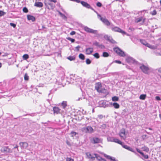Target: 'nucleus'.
Segmentation results:
<instances>
[{
    "instance_id": "f257e3e1",
    "label": "nucleus",
    "mask_w": 161,
    "mask_h": 161,
    "mask_svg": "<svg viewBox=\"0 0 161 161\" xmlns=\"http://www.w3.org/2000/svg\"><path fill=\"white\" fill-rule=\"evenodd\" d=\"M98 104L100 107L103 108H106L110 107V103L105 100H102L99 101Z\"/></svg>"
},
{
    "instance_id": "f03ea898",
    "label": "nucleus",
    "mask_w": 161,
    "mask_h": 161,
    "mask_svg": "<svg viewBox=\"0 0 161 161\" xmlns=\"http://www.w3.org/2000/svg\"><path fill=\"white\" fill-rule=\"evenodd\" d=\"M84 30L86 32L95 34H97V31L96 30H94L92 29L89 28L86 26H84L83 27Z\"/></svg>"
},
{
    "instance_id": "7ed1b4c3",
    "label": "nucleus",
    "mask_w": 161,
    "mask_h": 161,
    "mask_svg": "<svg viewBox=\"0 0 161 161\" xmlns=\"http://www.w3.org/2000/svg\"><path fill=\"white\" fill-rule=\"evenodd\" d=\"M114 50L117 53L121 56L124 57L125 56L124 52L122 51L118 47L114 48Z\"/></svg>"
},
{
    "instance_id": "20e7f679",
    "label": "nucleus",
    "mask_w": 161,
    "mask_h": 161,
    "mask_svg": "<svg viewBox=\"0 0 161 161\" xmlns=\"http://www.w3.org/2000/svg\"><path fill=\"white\" fill-rule=\"evenodd\" d=\"M111 29L114 31L120 32L123 34H126V33L124 31L118 27H112Z\"/></svg>"
},
{
    "instance_id": "39448f33",
    "label": "nucleus",
    "mask_w": 161,
    "mask_h": 161,
    "mask_svg": "<svg viewBox=\"0 0 161 161\" xmlns=\"http://www.w3.org/2000/svg\"><path fill=\"white\" fill-rule=\"evenodd\" d=\"M126 61L130 64H137V62L133 58L128 56L126 59Z\"/></svg>"
},
{
    "instance_id": "423d86ee",
    "label": "nucleus",
    "mask_w": 161,
    "mask_h": 161,
    "mask_svg": "<svg viewBox=\"0 0 161 161\" xmlns=\"http://www.w3.org/2000/svg\"><path fill=\"white\" fill-rule=\"evenodd\" d=\"M140 68L144 73L146 74L148 73L149 68L147 67L142 64L140 67Z\"/></svg>"
},
{
    "instance_id": "0eeeda50",
    "label": "nucleus",
    "mask_w": 161,
    "mask_h": 161,
    "mask_svg": "<svg viewBox=\"0 0 161 161\" xmlns=\"http://www.w3.org/2000/svg\"><path fill=\"white\" fill-rule=\"evenodd\" d=\"M1 151L4 153H9L12 152V151L8 147L4 146L2 147L1 149Z\"/></svg>"
},
{
    "instance_id": "6e6552de",
    "label": "nucleus",
    "mask_w": 161,
    "mask_h": 161,
    "mask_svg": "<svg viewBox=\"0 0 161 161\" xmlns=\"http://www.w3.org/2000/svg\"><path fill=\"white\" fill-rule=\"evenodd\" d=\"M84 131L86 132L92 133L93 132V129L91 126H88L86 128H83Z\"/></svg>"
},
{
    "instance_id": "1a4fd4ad",
    "label": "nucleus",
    "mask_w": 161,
    "mask_h": 161,
    "mask_svg": "<svg viewBox=\"0 0 161 161\" xmlns=\"http://www.w3.org/2000/svg\"><path fill=\"white\" fill-rule=\"evenodd\" d=\"M104 38L108 41H109L112 43L114 44L116 42L110 36H109L107 35H106L104 36Z\"/></svg>"
},
{
    "instance_id": "9d476101",
    "label": "nucleus",
    "mask_w": 161,
    "mask_h": 161,
    "mask_svg": "<svg viewBox=\"0 0 161 161\" xmlns=\"http://www.w3.org/2000/svg\"><path fill=\"white\" fill-rule=\"evenodd\" d=\"M121 146L125 148L134 153L136 154H137L134 151L133 149L131 147L128 146L126 145H125L124 143L123 142V144H122V145H121Z\"/></svg>"
},
{
    "instance_id": "9b49d317",
    "label": "nucleus",
    "mask_w": 161,
    "mask_h": 161,
    "mask_svg": "<svg viewBox=\"0 0 161 161\" xmlns=\"http://www.w3.org/2000/svg\"><path fill=\"white\" fill-rule=\"evenodd\" d=\"M99 19L102 21L104 24L106 25L107 26L110 25V23L108 19H106V18H104L102 17H101Z\"/></svg>"
},
{
    "instance_id": "f8f14e48",
    "label": "nucleus",
    "mask_w": 161,
    "mask_h": 161,
    "mask_svg": "<svg viewBox=\"0 0 161 161\" xmlns=\"http://www.w3.org/2000/svg\"><path fill=\"white\" fill-rule=\"evenodd\" d=\"M93 45L98 47L101 49H103L105 48V46L102 44H100L97 41L94 42L93 43Z\"/></svg>"
},
{
    "instance_id": "ddd939ff",
    "label": "nucleus",
    "mask_w": 161,
    "mask_h": 161,
    "mask_svg": "<svg viewBox=\"0 0 161 161\" xmlns=\"http://www.w3.org/2000/svg\"><path fill=\"white\" fill-rule=\"evenodd\" d=\"M19 144L22 149L26 148L28 147V144L26 142H20L19 143Z\"/></svg>"
},
{
    "instance_id": "4468645a",
    "label": "nucleus",
    "mask_w": 161,
    "mask_h": 161,
    "mask_svg": "<svg viewBox=\"0 0 161 161\" xmlns=\"http://www.w3.org/2000/svg\"><path fill=\"white\" fill-rule=\"evenodd\" d=\"M53 110L54 114H58L61 113V110L58 107H53Z\"/></svg>"
},
{
    "instance_id": "2eb2a0df",
    "label": "nucleus",
    "mask_w": 161,
    "mask_h": 161,
    "mask_svg": "<svg viewBox=\"0 0 161 161\" xmlns=\"http://www.w3.org/2000/svg\"><path fill=\"white\" fill-rule=\"evenodd\" d=\"M81 4L85 7L87 8H91V6L87 3L83 1H81L80 2Z\"/></svg>"
},
{
    "instance_id": "dca6fc26",
    "label": "nucleus",
    "mask_w": 161,
    "mask_h": 161,
    "mask_svg": "<svg viewBox=\"0 0 161 161\" xmlns=\"http://www.w3.org/2000/svg\"><path fill=\"white\" fill-rule=\"evenodd\" d=\"M92 142L94 143H97L101 142L100 139L97 137H93L92 139Z\"/></svg>"
},
{
    "instance_id": "f3484780",
    "label": "nucleus",
    "mask_w": 161,
    "mask_h": 161,
    "mask_svg": "<svg viewBox=\"0 0 161 161\" xmlns=\"http://www.w3.org/2000/svg\"><path fill=\"white\" fill-rule=\"evenodd\" d=\"M93 48L92 47H89L86 48V54L90 55L93 52Z\"/></svg>"
},
{
    "instance_id": "a211bd4d",
    "label": "nucleus",
    "mask_w": 161,
    "mask_h": 161,
    "mask_svg": "<svg viewBox=\"0 0 161 161\" xmlns=\"http://www.w3.org/2000/svg\"><path fill=\"white\" fill-rule=\"evenodd\" d=\"M110 105L113 106L116 109L119 108V104L117 103H110Z\"/></svg>"
},
{
    "instance_id": "6ab92c4d",
    "label": "nucleus",
    "mask_w": 161,
    "mask_h": 161,
    "mask_svg": "<svg viewBox=\"0 0 161 161\" xmlns=\"http://www.w3.org/2000/svg\"><path fill=\"white\" fill-rule=\"evenodd\" d=\"M27 19L28 20H31L32 22H34L36 20L35 18L32 15H27Z\"/></svg>"
},
{
    "instance_id": "aec40b11",
    "label": "nucleus",
    "mask_w": 161,
    "mask_h": 161,
    "mask_svg": "<svg viewBox=\"0 0 161 161\" xmlns=\"http://www.w3.org/2000/svg\"><path fill=\"white\" fill-rule=\"evenodd\" d=\"M34 6L37 7H42L43 6L42 3L41 2H36L34 4Z\"/></svg>"
},
{
    "instance_id": "412c9836",
    "label": "nucleus",
    "mask_w": 161,
    "mask_h": 161,
    "mask_svg": "<svg viewBox=\"0 0 161 161\" xmlns=\"http://www.w3.org/2000/svg\"><path fill=\"white\" fill-rule=\"evenodd\" d=\"M105 157L107 159H110L112 161H118L117 160H116L114 157H111V156L106 155H105Z\"/></svg>"
},
{
    "instance_id": "4be33fe9",
    "label": "nucleus",
    "mask_w": 161,
    "mask_h": 161,
    "mask_svg": "<svg viewBox=\"0 0 161 161\" xmlns=\"http://www.w3.org/2000/svg\"><path fill=\"white\" fill-rule=\"evenodd\" d=\"M58 14L64 20H67V17L64 14L62 13L60 11H58Z\"/></svg>"
},
{
    "instance_id": "5701e85b",
    "label": "nucleus",
    "mask_w": 161,
    "mask_h": 161,
    "mask_svg": "<svg viewBox=\"0 0 161 161\" xmlns=\"http://www.w3.org/2000/svg\"><path fill=\"white\" fill-rule=\"evenodd\" d=\"M113 142L115 143H117L119 144H120L121 145L122 144H123V142H121L118 139L114 138V140Z\"/></svg>"
},
{
    "instance_id": "b1692460",
    "label": "nucleus",
    "mask_w": 161,
    "mask_h": 161,
    "mask_svg": "<svg viewBox=\"0 0 161 161\" xmlns=\"http://www.w3.org/2000/svg\"><path fill=\"white\" fill-rule=\"evenodd\" d=\"M125 135V130L124 129L121 130L119 133V136L121 137H123Z\"/></svg>"
},
{
    "instance_id": "393cba45",
    "label": "nucleus",
    "mask_w": 161,
    "mask_h": 161,
    "mask_svg": "<svg viewBox=\"0 0 161 161\" xmlns=\"http://www.w3.org/2000/svg\"><path fill=\"white\" fill-rule=\"evenodd\" d=\"M146 96L145 94H141L139 97V98L141 100H144L146 99Z\"/></svg>"
},
{
    "instance_id": "a878e982",
    "label": "nucleus",
    "mask_w": 161,
    "mask_h": 161,
    "mask_svg": "<svg viewBox=\"0 0 161 161\" xmlns=\"http://www.w3.org/2000/svg\"><path fill=\"white\" fill-rule=\"evenodd\" d=\"M142 17H140L136 18L135 19V22L136 23H138L142 21Z\"/></svg>"
},
{
    "instance_id": "bb28decb",
    "label": "nucleus",
    "mask_w": 161,
    "mask_h": 161,
    "mask_svg": "<svg viewBox=\"0 0 161 161\" xmlns=\"http://www.w3.org/2000/svg\"><path fill=\"white\" fill-rule=\"evenodd\" d=\"M94 155L95 156L96 158L98 160L100 161H101L102 158L101 157L99 156L98 154L96 153L94 154Z\"/></svg>"
},
{
    "instance_id": "cd10ccee",
    "label": "nucleus",
    "mask_w": 161,
    "mask_h": 161,
    "mask_svg": "<svg viewBox=\"0 0 161 161\" xmlns=\"http://www.w3.org/2000/svg\"><path fill=\"white\" fill-rule=\"evenodd\" d=\"M109 56V54L107 52H103V53L102 56L104 57H107Z\"/></svg>"
},
{
    "instance_id": "c85d7f7f",
    "label": "nucleus",
    "mask_w": 161,
    "mask_h": 161,
    "mask_svg": "<svg viewBox=\"0 0 161 161\" xmlns=\"http://www.w3.org/2000/svg\"><path fill=\"white\" fill-rule=\"evenodd\" d=\"M140 41L141 43L146 46L148 43L144 40L142 39H140Z\"/></svg>"
},
{
    "instance_id": "c756f323",
    "label": "nucleus",
    "mask_w": 161,
    "mask_h": 161,
    "mask_svg": "<svg viewBox=\"0 0 161 161\" xmlns=\"http://www.w3.org/2000/svg\"><path fill=\"white\" fill-rule=\"evenodd\" d=\"M61 105L63 107V108H65L67 106V102H66L63 101L61 103Z\"/></svg>"
},
{
    "instance_id": "7c9ffc66",
    "label": "nucleus",
    "mask_w": 161,
    "mask_h": 161,
    "mask_svg": "<svg viewBox=\"0 0 161 161\" xmlns=\"http://www.w3.org/2000/svg\"><path fill=\"white\" fill-rule=\"evenodd\" d=\"M29 58V56L27 54H25L23 56V58L24 60H27Z\"/></svg>"
},
{
    "instance_id": "2f4dec72",
    "label": "nucleus",
    "mask_w": 161,
    "mask_h": 161,
    "mask_svg": "<svg viewBox=\"0 0 161 161\" xmlns=\"http://www.w3.org/2000/svg\"><path fill=\"white\" fill-rule=\"evenodd\" d=\"M119 99V97L117 96H114L112 97V100L113 101H117Z\"/></svg>"
},
{
    "instance_id": "473e14b6",
    "label": "nucleus",
    "mask_w": 161,
    "mask_h": 161,
    "mask_svg": "<svg viewBox=\"0 0 161 161\" xmlns=\"http://www.w3.org/2000/svg\"><path fill=\"white\" fill-rule=\"evenodd\" d=\"M114 137H108L107 138V140L108 142H113Z\"/></svg>"
},
{
    "instance_id": "72a5a7b5",
    "label": "nucleus",
    "mask_w": 161,
    "mask_h": 161,
    "mask_svg": "<svg viewBox=\"0 0 161 161\" xmlns=\"http://www.w3.org/2000/svg\"><path fill=\"white\" fill-rule=\"evenodd\" d=\"M79 58L82 60H83L85 59V56L83 54L80 53L79 55Z\"/></svg>"
},
{
    "instance_id": "f704fd0d",
    "label": "nucleus",
    "mask_w": 161,
    "mask_h": 161,
    "mask_svg": "<svg viewBox=\"0 0 161 161\" xmlns=\"http://www.w3.org/2000/svg\"><path fill=\"white\" fill-rule=\"evenodd\" d=\"M67 58L70 61H72L75 59V57L74 56H69Z\"/></svg>"
},
{
    "instance_id": "c9c22d12",
    "label": "nucleus",
    "mask_w": 161,
    "mask_h": 161,
    "mask_svg": "<svg viewBox=\"0 0 161 161\" xmlns=\"http://www.w3.org/2000/svg\"><path fill=\"white\" fill-rule=\"evenodd\" d=\"M93 56L97 58H98L100 57V56L99 54V53H96L94 54Z\"/></svg>"
},
{
    "instance_id": "e433bc0d",
    "label": "nucleus",
    "mask_w": 161,
    "mask_h": 161,
    "mask_svg": "<svg viewBox=\"0 0 161 161\" xmlns=\"http://www.w3.org/2000/svg\"><path fill=\"white\" fill-rule=\"evenodd\" d=\"M143 149V150L147 152H148L149 151V149L148 147H144L142 148Z\"/></svg>"
},
{
    "instance_id": "4c0bfd02",
    "label": "nucleus",
    "mask_w": 161,
    "mask_h": 161,
    "mask_svg": "<svg viewBox=\"0 0 161 161\" xmlns=\"http://www.w3.org/2000/svg\"><path fill=\"white\" fill-rule=\"evenodd\" d=\"M146 46L147 47L150 48L151 49H154V46H152L148 43H147V44Z\"/></svg>"
},
{
    "instance_id": "58836bf2",
    "label": "nucleus",
    "mask_w": 161,
    "mask_h": 161,
    "mask_svg": "<svg viewBox=\"0 0 161 161\" xmlns=\"http://www.w3.org/2000/svg\"><path fill=\"white\" fill-rule=\"evenodd\" d=\"M66 39L68 40H69L70 41H71V42H75V39H72V38H71V37H67L66 38Z\"/></svg>"
},
{
    "instance_id": "ea45409f",
    "label": "nucleus",
    "mask_w": 161,
    "mask_h": 161,
    "mask_svg": "<svg viewBox=\"0 0 161 161\" xmlns=\"http://www.w3.org/2000/svg\"><path fill=\"white\" fill-rule=\"evenodd\" d=\"M24 79L25 80H29V76L27 73H25L24 75Z\"/></svg>"
},
{
    "instance_id": "a19ab883",
    "label": "nucleus",
    "mask_w": 161,
    "mask_h": 161,
    "mask_svg": "<svg viewBox=\"0 0 161 161\" xmlns=\"http://www.w3.org/2000/svg\"><path fill=\"white\" fill-rule=\"evenodd\" d=\"M6 14V13L3 11L0 10V17L4 16Z\"/></svg>"
},
{
    "instance_id": "79ce46f5",
    "label": "nucleus",
    "mask_w": 161,
    "mask_h": 161,
    "mask_svg": "<svg viewBox=\"0 0 161 161\" xmlns=\"http://www.w3.org/2000/svg\"><path fill=\"white\" fill-rule=\"evenodd\" d=\"M91 63V61L89 58H87L86 60V63L87 64H89Z\"/></svg>"
},
{
    "instance_id": "37998d69",
    "label": "nucleus",
    "mask_w": 161,
    "mask_h": 161,
    "mask_svg": "<svg viewBox=\"0 0 161 161\" xmlns=\"http://www.w3.org/2000/svg\"><path fill=\"white\" fill-rule=\"evenodd\" d=\"M23 11L25 13H27L28 11V10L27 8L26 7H24L23 9Z\"/></svg>"
},
{
    "instance_id": "c03bdc74",
    "label": "nucleus",
    "mask_w": 161,
    "mask_h": 161,
    "mask_svg": "<svg viewBox=\"0 0 161 161\" xmlns=\"http://www.w3.org/2000/svg\"><path fill=\"white\" fill-rule=\"evenodd\" d=\"M71 135V136L73 137L74 136H75L77 133L74 131H72L70 133Z\"/></svg>"
},
{
    "instance_id": "a18cd8bd",
    "label": "nucleus",
    "mask_w": 161,
    "mask_h": 161,
    "mask_svg": "<svg viewBox=\"0 0 161 161\" xmlns=\"http://www.w3.org/2000/svg\"><path fill=\"white\" fill-rule=\"evenodd\" d=\"M95 87H96V90H97V91L100 92H102V90H100V91L99 90L100 87V86L99 85V86H96Z\"/></svg>"
},
{
    "instance_id": "49530a36",
    "label": "nucleus",
    "mask_w": 161,
    "mask_h": 161,
    "mask_svg": "<svg viewBox=\"0 0 161 161\" xmlns=\"http://www.w3.org/2000/svg\"><path fill=\"white\" fill-rule=\"evenodd\" d=\"M96 5L98 7H101L102 6V4L99 2H97L96 4Z\"/></svg>"
},
{
    "instance_id": "de8ad7c7",
    "label": "nucleus",
    "mask_w": 161,
    "mask_h": 161,
    "mask_svg": "<svg viewBox=\"0 0 161 161\" xmlns=\"http://www.w3.org/2000/svg\"><path fill=\"white\" fill-rule=\"evenodd\" d=\"M86 154L88 158H90L92 156V155L91 154V153L89 152H87L86 153Z\"/></svg>"
},
{
    "instance_id": "09e8293b",
    "label": "nucleus",
    "mask_w": 161,
    "mask_h": 161,
    "mask_svg": "<svg viewBox=\"0 0 161 161\" xmlns=\"http://www.w3.org/2000/svg\"><path fill=\"white\" fill-rule=\"evenodd\" d=\"M66 161H74V160L71 158H67Z\"/></svg>"
},
{
    "instance_id": "8fccbe9b",
    "label": "nucleus",
    "mask_w": 161,
    "mask_h": 161,
    "mask_svg": "<svg viewBox=\"0 0 161 161\" xmlns=\"http://www.w3.org/2000/svg\"><path fill=\"white\" fill-rule=\"evenodd\" d=\"M47 4H48L50 5L51 6V9H53L54 7L53 5V4L51 3H48Z\"/></svg>"
},
{
    "instance_id": "3c124183",
    "label": "nucleus",
    "mask_w": 161,
    "mask_h": 161,
    "mask_svg": "<svg viewBox=\"0 0 161 161\" xmlns=\"http://www.w3.org/2000/svg\"><path fill=\"white\" fill-rule=\"evenodd\" d=\"M156 14L157 11L155 10H154L153 12H152L151 13V14L153 15H156Z\"/></svg>"
},
{
    "instance_id": "603ef678",
    "label": "nucleus",
    "mask_w": 161,
    "mask_h": 161,
    "mask_svg": "<svg viewBox=\"0 0 161 161\" xmlns=\"http://www.w3.org/2000/svg\"><path fill=\"white\" fill-rule=\"evenodd\" d=\"M94 12L95 13H96L97 14V17H98V18H99V19L101 17H102L101 15L100 14H99L95 10Z\"/></svg>"
},
{
    "instance_id": "864d4df0",
    "label": "nucleus",
    "mask_w": 161,
    "mask_h": 161,
    "mask_svg": "<svg viewBox=\"0 0 161 161\" xmlns=\"http://www.w3.org/2000/svg\"><path fill=\"white\" fill-rule=\"evenodd\" d=\"M94 12L95 13H96L97 14V17H98V18H99V19L101 17H102L101 15L100 14H99L95 10Z\"/></svg>"
},
{
    "instance_id": "5fc2aeb1",
    "label": "nucleus",
    "mask_w": 161,
    "mask_h": 161,
    "mask_svg": "<svg viewBox=\"0 0 161 161\" xmlns=\"http://www.w3.org/2000/svg\"><path fill=\"white\" fill-rule=\"evenodd\" d=\"M94 12L95 13H96L97 14V17H98V18H99V19L101 17H102L101 15L100 14H99L95 10Z\"/></svg>"
},
{
    "instance_id": "6e6d98bb",
    "label": "nucleus",
    "mask_w": 161,
    "mask_h": 161,
    "mask_svg": "<svg viewBox=\"0 0 161 161\" xmlns=\"http://www.w3.org/2000/svg\"><path fill=\"white\" fill-rule=\"evenodd\" d=\"M10 25L13 27L14 28H15L16 26V25L14 23H11L10 24Z\"/></svg>"
},
{
    "instance_id": "4d7b16f0",
    "label": "nucleus",
    "mask_w": 161,
    "mask_h": 161,
    "mask_svg": "<svg viewBox=\"0 0 161 161\" xmlns=\"http://www.w3.org/2000/svg\"><path fill=\"white\" fill-rule=\"evenodd\" d=\"M98 118L100 119H102L103 118V117H105V116H103L102 114H100V115H98Z\"/></svg>"
},
{
    "instance_id": "13d9d810",
    "label": "nucleus",
    "mask_w": 161,
    "mask_h": 161,
    "mask_svg": "<svg viewBox=\"0 0 161 161\" xmlns=\"http://www.w3.org/2000/svg\"><path fill=\"white\" fill-rule=\"evenodd\" d=\"M155 99L157 101H159L161 100V99L160 98V97L158 96L156 97Z\"/></svg>"
},
{
    "instance_id": "bf43d9fd",
    "label": "nucleus",
    "mask_w": 161,
    "mask_h": 161,
    "mask_svg": "<svg viewBox=\"0 0 161 161\" xmlns=\"http://www.w3.org/2000/svg\"><path fill=\"white\" fill-rule=\"evenodd\" d=\"M114 62L119 64H121V61L118 60H116Z\"/></svg>"
},
{
    "instance_id": "052dcab7",
    "label": "nucleus",
    "mask_w": 161,
    "mask_h": 161,
    "mask_svg": "<svg viewBox=\"0 0 161 161\" xmlns=\"http://www.w3.org/2000/svg\"><path fill=\"white\" fill-rule=\"evenodd\" d=\"M142 157H143L145 159H148V156L147 155H143Z\"/></svg>"
},
{
    "instance_id": "680f3d73",
    "label": "nucleus",
    "mask_w": 161,
    "mask_h": 161,
    "mask_svg": "<svg viewBox=\"0 0 161 161\" xmlns=\"http://www.w3.org/2000/svg\"><path fill=\"white\" fill-rule=\"evenodd\" d=\"M66 144H67V145L69 146H71V144L70 143L69 141H68V140H67L66 141Z\"/></svg>"
},
{
    "instance_id": "e2e57ef3",
    "label": "nucleus",
    "mask_w": 161,
    "mask_h": 161,
    "mask_svg": "<svg viewBox=\"0 0 161 161\" xmlns=\"http://www.w3.org/2000/svg\"><path fill=\"white\" fill-rule=\"evenodd\" d=\"M129 31H133L135 30V29L133 28L130 27L129 28Z\"/></svg>"
},
{
    "instance_id": "0e129e2a",
    "label": "nucleus",
    "mask_w": 161,
    "mask_h": 161,
    "mask_svg": "<svg viewBox=\"0 0 161 161\" xmlns=\"http://www.w3.org/2000/svg\"><path fill=\"white\" fill-rule=\"evenodd\" d=\"M75 34V31H72L70 33V35H73Z\"/></svg>"
},
{
    "instance_id": "69168bd1",
    "label": "nucleus",
    "mask_w": 161,
    "mask_h": 161,
    "mask_svg": "<svg viewBox=\"0 0 161 161\" xmlns=\"http://www.w3.org/2000/svg\"><path fill=\"white\" fill-rule=\"evenodd\" d=\"M80 47V46H78L76 47H75V48L77 50V51H79V48Z\"/></svg>"
},
{
    "instance_id": "338daca9",
    "label": "nucleus",
    "mask_w": 161,
    "mask_h": 161,
    "mask_svg": "<svg viewBox=\"0 0 161 161\" xmlns=\"http://www.w3.org/2000/svg\"><path fill=\"white\" fill-rule=\"evenodd\" d=\"M158 71L161 73V68H158L156 69Z\"/></svg>"
},
{
    "instance_id": "774afa93",
    "label": "nucleus",
    "mask_w": 161,
    "mask_h": 161,
    "mask_svg": "<svg viewBox=\"0 0 161 161\" xmlns=\"http://www.w3.org/2000/svg\"><path fill=\"white\" fill-rule=\"evenodd\" d=\"M136 150L138 153H140L142 152L138 148H136Z\"/></svg>"
}]
</instances>
